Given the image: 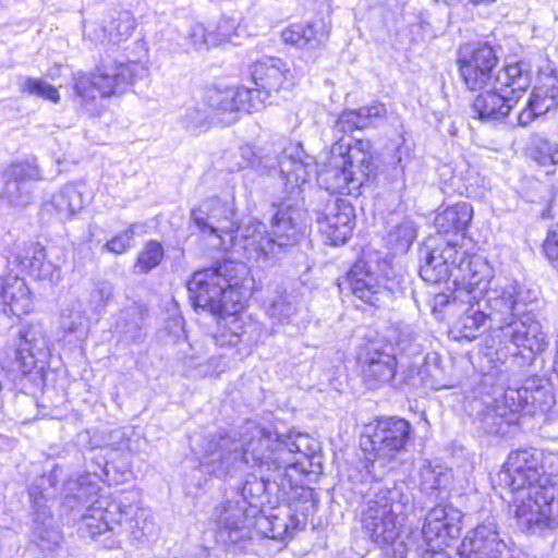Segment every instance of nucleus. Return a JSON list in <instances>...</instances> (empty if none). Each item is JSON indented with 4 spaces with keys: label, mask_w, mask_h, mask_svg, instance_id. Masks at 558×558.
Masks as SVG:
<instances>
[{
    "label": "nucleus",
    "mask_w": 558,
    "mask_h": 558,
    "mask_svg": "<svg viewBox=\"0 0 558 558\" xmlns=\"http://www.w3.org/2000/svg\"><path fill=\"white\" fill-rule=\"evenodd\" d=\"M354 208L345 199L328 195L323 209L316 211L319 231L332 245L347 242L354 225Z\"/></svg>",
    "instance_id": "obj_20"
},
{
    "label": "nucleus",
    "mask_w": 558,
    "mask_h": 558,
    "mask_svg": "<svg viewBox=\"0 0 558 558\" xmlns=\"http://www.w3.org/2000/svg\"><path fill=\"white\" fill-rule=\"evenodd\" d=\"M145 71L136 61L101 64L92 76L81 72L74 74L73 90L81 105L88 109L95 100L96 90L104 97L122 93L136 78L143 76Z\"/></svg>",
    "instance_id": "obj_11"
},
{
    "label": "nucleus",
    "mask_w": 558,
    "mask_h": 558,
    "mask_svg": "<svg viewBox=\"0 0 558 558\" xmlns=\"http://www.w3.org/2000/svg\"><path fill=\"white\" fill-rule=\"evenodd\" d=\"M457 63L460 77L470 90L483 89L493 84H514L517 89H527L532 82L531 73L522 62L496 71L498 58L488 44L462 47Z\"/></svg>",
    "instance_id": "obj_8"
},
{
    "label": "nucleus",
    "mask_w": 558,
    "mask_h": 558,
    "mask_svg": "<svg viewBox=\"0 0 558 558\" xmlns=\"http://www.w3.org/2000/svg\"><path fill=\"white\" fill-rule=\"evenodd\" d=\"M85 185L82 183H68L46 199L41 205L43 216L65 222L76 217L84 208Z\"/></svg>",
    "instance_id": "obj_27"
},
{
    "label": "nucleus",
    "mask_w": 558,
    "mask_h": 558,
    "mask_svg": "<svg viewBox=\"0 0 558 558\" xmlns=\"http://www.w3.org/2000/svg\"><path fill=\"white\" fill-rule=\"evenodd\" d=\"M218 29L219 32L215 34L208 32L204 25L195 24L190 29L189 43L195 50H202L230 38V33L222 32L221 26Z\"/></svg>",
    "instance_id": "obj_38"
},
{
    "label": "nucleus",
    "mask_w": 558,
    "mask_h": 558,
    "mask_svg": "<svg viewBox=\"0 0 558 558\" xmlns=\"http://www.w3.org/2000/svg\"><path fill=\"white\" fill-rule=\"evenodd\" d=\"M485 304L482 306L488 316L489 327L495 337L505 348L513 345L514 354L524 355L543 352L546 348V336L541 324L529 315L520 318L519 305L521 287L514 281L496 284L486 292Z\"/></svg>",
    "instance_id": "obj_6"
},
{
    "label": "nucleus",
    "mask_w": 558,
    "mask_h": 558,
    "mask_svg": "<svg viewBox=\"0 0 558 558\" xmlns=\"http://www.w3.org/2000/svg\"><path fill=\"white\" fill-rule=\"evenodd\" d=\"M421 278L429 283L452 279L453 301L472 303L482 301L494 278V268L486 258L468 254L456 243L428 241L421 250Z\"/></svg>",
    "instance_id": "obj_5"
},
{
    "label": "nucleus",
    "mask_w": 558,
    "mask_h": 558,
    "mask_svg": "<svg viewBox=\"0 0 558 558\" xmlns=\"http://www.w3.org/2000/svg\"><path fill=\"white\" fill-rule=\"evenodd\" d=\"M344 281L355 298L372 306L379 307L391 300V290L364 260L352 266Z\"/></svg>",
    "instance_id": "obj_23"
},
{
    "label": "nucleus",
    "mask_w": 558,
    "mask_h": 558,
    "mask_svg": "<svg viewBox=\"0 0 558 558\" xmlns=\"http://www.w3.org/2000/svg\"><path fill=\"white\" fill-rule=\"evenodd\" d=\"M85 322V317L81 311H63L61 315V326L64 330L69 332L78 331Z\"/></svg>",
    "instance_id": "obj_48"
},
{
    "label": "nucleus",
    "mask_w": 558,
    "mask_h": 558,
    "mask_svg": "<svg viewBox=\"0 0 558 558\" xmlns=\"http://www.w3.org/2000/svg\"><path fill=\"white\" fill-rule=\"evenodd\" d=\"M513 493L512 507L521 527L534 530L558 524V500L551 488L534 485Z\"/></svg>",
    "instance_id": "obj_12"
},
{
    "label": "nucleus",
    "mask_w": 558,
    "mask_h": 558,
    "mask_svg": "<svg viewBox=\"0 0 558 558\" xmlns=\"http://www.w3.org/2000/svg\"><path fill=\"white\" fill-rule=\"evenodd\" d=\"M472 217V206L469 203L462 202L438 213L434 223L438 232L460 233L468 229Z\"/></svg>",
    "instance_id": "obj_30"
},
{
    "label": "nucleus",
    "mask_w": 558,
    "mask_h": 558,
    "mask_svg": "<svg viewBox=\"0 0 558 558\" xmlns=\"http://www.w3.org/2000/svg\"><path fill=\"white\" fill-rule=\"evenodd\" d=\"M372 432L361 439L365 452V468L374 480L380 478L398 463V454L404 450L411 434L408 421L385 417L371 427Z\"/></svg>",
    "instance_id": "obj_10"
},
{
    "label": "nucleus",
    "mask_w": 558,
    "mask_h": 558,
    "mask_svg": "<svg viewBox=\"0 0 558 558\" xmlns=\"http://www.w3.org/2000/svg\"><path fill=\"white\" fill-rule=\"evenodd\" d=\"M143 226L133 223L122 233L113 236L104 245V250L113 254H123L131 247V241L134 239L138 229Z\"/></svg>",
    "instance_id": "obj_42"
},
{
    "label": "nucleus",
    "mask_w": 558,
    "mask_h": 558,
    "mask_svg": "<svg viewBox=\"0 0 558 558\" xmlns=\"http://www.w3.org/2000/svg\"><path fill=\"white\" fill-rule=\"evenodd\" d=\"M507 545L495 518L469 530L460 545L461 558H500Z\"/></svg>",
    "instance_id": "obj_21"
},
{
    "label": "nucleus",
    "mask_w": 558,
    "mask_h": 558,
    "mask_svg": "<svg viewBox=\"0 0 558 558\" xmlns=\"http://www.w3.org/2000/svg\"><path fill=\"white\" fill-rule=\"evenodd\" d=\"M252 77L256 85L251 89L252 98L259 104H272L271 97L294 85V78L288 64L279 58L265 57L252 66Z\"/></svg>",
    "instance_id": "obj_15"
},
{
    "label": "nucleus",
    "mask_w": 558,
    "mask_h": 558,
    "mask_svg": "<svg viewBox=\"0 0 558 558\" xmlns=\"http://www.w3.org/2000/svg\"><path fill=\"white\" fill-rule=\"evenodd\" d=\"M411 496L401 486L378 487L362 512V525L378 545L392 544L407 519Z\"/></svg>",
    "instance_id": "obj_9"
},
{
    "label": "nucleus",
    "mask_w": 558,
    "mask_h": 558,
    "mask_svg": "<svg viewBox=\"0 0 558 558\" xmlns=\"http://www.w3.org/2000/svg\"><path fill=\"white\" fill-rule=\"evenodd\" d=\"M544 253L549 260H558V223L549 230L546 236Z\"/></svg>",
    "instance_id": "obj_49"
},
{
    "label": "nucleus",
    "mask_w": 558,
    "mask_h": 558,
    "mask_svg": "<svg viewBox=\"0 0 558 558\" xmlns=\"http://www.w3.org/2000/svg\"><path fill=\"white\" fill-rule=\"evenodd\" d=\"M299 298L292 293H283L276 296L268 307V315L274 320L283 324L291 323L299 310Z\"/></svg>",
    "instance_id": "obj_36"
},
{
    "label": "nucleus",
    "mask_w": 558,
    "mask_h": 558,
    "mask_svg": "<svg viewBox=\"0 0 558 558\" xmlns=\"http://www.w3.org/2000/svg\"><path fill=\"white\" fill-rule=\"evenodd\" d=\"M51 487V475H43L29 488V498L35 511L34 542L46 555L56 554L63 538L59 530L46 523V520L50 518L47 502L48 490Z\"/></svg>",
    "instance_id": "obj_18"
},
{
    "label": "nucleus",
    "mask_w": 558,
    "mask_h": 558,
    "mask_svg": "<svg viewBox=\"0 0 558 558\" xmlns=\"http://www.w3.org/2000/svg\"><path fill=\"white\" fill-rule=\"evenodd\" d=\"M282 39L299 48H315L320 44L314 26L311 24H293L282 32Z\"/></svg>",
    "instance_id": "obj_35"
},
{
    "label": "nucleus",
    "mask_w": 558,
    "mask_h": 558,
    "mask_svg": "<svg viewBox=\"0 0 558 558\" xmlns=\"http://www.w3.org/2000/svg\"><path fill=\"white\" fill-rule=\"evenodd\" d=\"M247 275L248 269L243 263L223 260L195 271L187 282L193 305L219 317L214 339L220 347H235L245 332L239 313L248 294Z\"/></svg>",
    "instance_id": "obj_4"
},
{
    "label": "nucleus",
    "mask_w": 558,
    "mask_h": 558,
    "mask_svg": "<svg viewBox=\"0 0 558 558\" xmlns=\"http://www.w3.org/2000/svg\"><path fill=\"white\" fill-rule=\"evenodd\" d=\"M389 343L392 347L399 348L401 351H405L414 341L415 336L410 326H403L401 328H392L389 333Z\"/></svg>",
    "instance_id": "obj_45"
},
{
    "label": "nucleus",
    "mask_w": 558,
    "mask_h": 558,
    "mask_svg": "<svg viewBox=\"0 0 558 558\" xmlns=\"http://www.w3.org/2000/svg\"><path fill=\"white\" fill-rule=\"evenodd\" d=\"M253 523H255L264 536L274 539L283 538L289 534L291 529L286 519L279 518L278 515H259L255 518Z\"/></svg>",
    "instance_id": "obj_39"
},
{
    "label": "nucleus",
    "mask_w": 558,
    "mask_h": 558,
    "mask_svg": "<svg viewBox=\"0 0 558 558\" xmlns=\"http://www.w3.org/2000/svg\"><path fill=\"white\" fill-rule=\"evenodd\" d=\"M533 158L539 166L558 165V143L546 140L539 141L533 151Z\"/></svg>",
    "instance_id": "obj_43"
},
{
    "label": "nucleus",
    "mask_w": 558,
    "mask_h": 558,
    "mask_svg": "<svg viewBox=\"0 0 558 558\" xmlns=\"http://www.w3.org/2000/svg\"><path fill=\"white\" fill-rule=\"evenodd\" d=\"M397 372V352L392 344L373 343L362 360L366 385L377 389L390 383Z\"/></svg>",
    "instance_id": "obj_24"
},
{
    "label": "nucleus",
    "mask_w": 558,
    "mask_h": 558,
    "mask_svg": "<svg viewBox=\"0 0 558 558\" xmlns=\"http://www.w3.org/2000/svg\"><path fill=\"white\" fill-rule=\"evenodd\" d=\"M398 166L400 167V170L403 172V170H404V165L402 163V158H401V157H399Z\"/></svg>",
    "instance_id": "obj_54"
},
{
    "label": "nucleus",
    "mask_w": 558,
    "mask_h": 558,
    "mask_svg": "<svg viewBox=\"0 0 558 558\" xmlns=\"http://www.w3.org/2000/svg\"><path fill=\"white\" fill-rule=\"evenodd\" d=\"M543 453L534 448L520 449L509 453L508 460L497 474L499 485L512 492L544 485Z\"/></svg>",
    "instance_id": "obj_14"
},
{
    "label": "nucleus",
    "mask_w": 558,
    "mask_h": 558,
    "mask_svg": "<svg viewBox=\"0 0 558 558\" xmlns=\"http://www.w3.org/2000/svg\"><path fill=\"white\" fill-rule=\"evenodd\" d=\"M163 254V247L159 242H147L137 255L134 272L147 274L155 269L161 263Z\"/></svg>",
    "instance_id": "obj_37"
},
{
    "label": "nucleus",
    "mask_w": 558,
    "mask_h": 558,
    "mask_svg": "<svg viewBox=\"0 0 558 558\" xmlns=\"http://www.w3.org/2000/svg\"><path fill=\"white\" fill-rule=\"evenodd\" d=\"M95 477L90 474L80 475L76 478H69L63 486L62 506L64 508L73 511L92 501V505L87 506L81 515L82 527L86 529L92 536H96L107 531H113L114 526L120 525L124 518L134 513L137 526L138 520H144L140 527L143 534L153 532V523L147 521L150 517L149 511L132 505L135 499L133 495L132 497L124 496L119 500L107 497L93 500L99 493Z\"/></svg>",
    "instance_id": "obj_7"
},
{
    "label": "nucleus",
    "mask_w": 558,
    "mask_h": 558,
    "mask_svg": "<svg viewBox=\"0 0 558 558\" xmlns=\"http://www.w3.org/2000/svg\"><path fill=\"white\" fill-rule=\"evenodd\" d=\"M240 156L243 160V163L240 165L241 168L250 167L262 174L276 169V158L264 154L262 148L254 145L245 144L241 146Z\"/></svg>",
    "instance_id": "obj_34"
},
{
    "label": "nucleus",
    "mask_w": 558,
    "mask_h": 558,
    "mask_svg": "<svg viewBox=\"0 0 558 558\" xmlns=\"http://www.w3.org/2000/svg\"><path fill=\"white\" fill-rule=\"evenodd\" d=\"M451 471L441 466L425 462L420 469V486L425 494L446 487L451 481Z\"/></svg>",
    "instance_id": "obj_32"
},
{
    "label": "nucleus",
    "mask_w": 558,
    "mask_h": 558,
    "mask_svg": "<svg viewBox=\"0 0 558 558\" xmlns=\"http://www.w3.org/2000/svg\"><path fill=\"white\" fill-rule=\"evenodd\" d=\"M446 306L456 307L459 311L460 307H462V302H454L453 299L450 300V296L444 293L436 294L433 300L434 311L441 310Z\"/></svg>",
    "instance_id": "obj_52"
},
{
    "label": "nucleus",
    "mask_w": 558,
    "mask_h": 558,
    "mask_svg": "<svg viewBox=\"0 0 558 558\" xmlns=\"http://www.w3.org/2000/svg\"><path fill=\"white\" fill-rule=\"evenodd\" d=\"M0 304L5 313L22 316L31 313L34 301L29 288L24 279L17 276H9L0 287Z\"/></svg>",
    "instance_id": "obj_29"
},
{
    "label": "nucleus",
    "mask_w": 558,
    "mask_h": 558,
    "mask_svg": "<svg viewBox=\"0 0 558 558\" xmlns=\"http://www.w3.org/2000/svg\"><path fill=\"white\" fill-rule=\"evenodd\" d=\"M318 444L301 433L279 434L277 430L246 422L241 432L223 434L206 441L199 470L218 478L234 476L245 468L255 470L241 488V500H228L216 507L217 542L239 546L252 537L255 512L262 498L272 486L286 493L298 477L312 472L319 460ZM319 463V461H317Z\"/></svg>",
    "instance_id": "obj_1"
},
{
    "label": "nucleus",
    "mask_w": 558,
    "mask_h": 558,
    "mask_svg": "<svg viewBox=\"0 0 558 558\" xmlns=\"http://www.w3.org/2000/svg\"><path fill=\"white\" fill-rule=\"evenodd\" d=\"M235 209L231 202L218 197L203 201L191 213V220L203 233L213 235L225 251L243 252L247 260L265 264L283 246L291 245L306 232V211L300 206L283 204L271 222V233L266 225L252 219L243 226L235 221Z\"/></svg>",
    "instance_id": "obj_2"
},
{
    "label": "nucleus",
    "mask_w": 558,
    "mask_h": 558,
    "mask_svg": "<svg viewBox=\"0 0 558 558\" xmlns=\"http://www.w3.org/2000/svg\"><path fill=\"white\" fill-rule=\"evenodd\" d=\"M359 110L362 114L363 120H365L366 126L371 123L372 118H378L386 114L385 106L377 102L371 106L361 107Z\"/></svg>",
    "instance_id": "obj_50"
},
{
    "label": "nucleus",
    "mask_w": 558,
    "mask_h": 558,
    "mask_svg": "<svg viewBox=\"0 0 558 558\" xmlns=\"http://www.w3.org/2000/svg\"><path fill=\"white\" fill-rule=\"evenodd\" d=\"M135 29V19L129 11L117 13L102 26L89 24L85 26L84 34L93 41L119 45L128 40Z\"/></svg>",
    "instance_id": "obj_28"
},
{
    "label": "nucleus",
    "mask_w": 558,
    "mask_h": 558,
    "mask_svg": "<svg viewBox=\"0 0 558 558\" xmlns=\"http://www.w3.org/2000/svg\"><path fill=\"white\" fill-rule=\"evenodd\" d=\"M478 90L472 105L473 113L482 121L495 122L509 114L526 89H517L514 84H493Z\"/></svg>",
    "instance_id": "obj_22"
},
{
    "label": "nucleus",
    "mask_w": 558,
    "mask_h": 558,
    "mask_svg": "<svg viewBox=\"0 0 558 558\" xmlns=\"http://www.w3.org/2000/svg\"><path fill=\"white\" fill-rule=\"evenodd\" d=\"M47 254L44 247L39 245H34L27 252V256L22 260V265L28 269V272L36 277L39 271V268L44 260L46 259Z\"/></svg>",
    "instance_id": "obj_46"
},
{
    "label": "nucleus",
    "mask_w": 558,
    "mask_h": 558,
    "mask_svg": "<svg viewBox=\"0 0 558 558\" xmlns=\"http://www.w3.org/2000/svg\"><path fill=\"white\" fill-rule=\"evenodd\" d=\"M41 180L35 161L11 163L0 172V198L11 206L25 207L33 201V183Z\"/></svg>",
    "instance_id": "obj_16"
},
{
    "label": "nucleus",
    "mask_w": 558,
    "mask_h": 558,
    "mask_svg": "<svg viewBox=\"0 0 558 558\" xmlns=\"http://www.w3.org/2000/svg\"><path fill=\"white\" fill-rule=\"evenodd\" d=\"M48 341L40 326H27L20 330V342L15 351L19 371L23 374L41 371L48 357Z\"/></svg>",
    "instance_id": "obj_25"
},
{
    "label": "nucleus",
    "mask_w": 558,
    "mask_h": 558,
    "mask_svg": "<svg viewBox=\"0 0 558 558\" xmlns=\"http://www.w3.org/2000/svg\"><path fill=\"white\" fill-rule=\"evenodd\" d=\"M373 146L367 140L341 137L332 144L320 169L314 157L307 155L301 145L290 144L276 161L284 191L291 199H303L305 186L316 175L320 187L327 192L356 194L375 173Z\"/></svg>",
    "instance_id": "obj_3"
},
{
    "label": "nucleus",
    "mask_w": 558,
    "mask_h": 558,
    "mask_svg": "<svg viewBox=\"0 0 558 558\" xmlns=\"http://www.w3.org/2000/svg\"><path fill=\"white\" fill-rule=\"evenodd\" d=\"M463 513L452 506H436L425 515L422 525V538L425 550H444L459 536L462 530Z\"/></svg>",
    "instance_id": "obj_17"
},
{
    "label": "nucleus",
    "mask_w": 558,
    "mask_h": 558,
    "mask_svg": "<svg viewBox=\"0 0 558 558\" xmlns=\"http://www.w3.org/2000/svg\"><path fill=\"white\" fill-rule=\"evenodd\" d=\"M415 238V225L412 220L404 218L400 223L389 230L387 243L395 253L404 254L408 252Z\"/></svg>",
    "instance_id": "obj_33"
},
{
    "label": "nucleus",
    "mask_w": 558,
    "mask_h": 558,
    "mask_svg": "<svg viewBox=\"0 0 558 558\" xmlns=\"http://www.w3.org/2000/svg\"><path fill=\"white\" fill-rule=\"evenodd\" d=\"M204 104L213 119L226 125L234 123L240 111L259 110V104L252 98L251 89L246 87L208 88Z\"/></svg>",
    "instance_id": "obj_19"
},
{
    "label": "nucleus",
    "mask_w": 558,
    "mask_h": 558,
    "mask_svg": "<svg viewBox=\"0 0 558 558\" xmlns=\"http://www.w3.org/2000/svg\"><path fill=\"white\" fill-rule=\"evenodd\" d=\"M21 90L23 93L40 97L45 100H49L53 104H58L60 101V94L58 89L41 78L26 77L21 85Z\"/></svg>",
    "instance_id": "obj_40"
},
{
    "label": "nucleus",
    "mask_w": 558,
    "mask_h": 558,
    "mask_svg": "<svg viewBox=\"0 0 558 558\" xmlns=\"http://www.w3.org/2000/svg\"><path fill=\"white\" fill-rule=\"evenodd\" d=\"M366 128L360 110H344L336 122V129L342 133Z\"/></svg>",
    "instance_id": "obj_44"
},
{
    "label": "nucleus",
    "mask_w": 558,
    "mask_h": 558,
    "mask_svg": "<svg viewBox=\"0 0 558 558\" xmlns=\"http://www.w3.org/2000/svg\"><path fill=\"white\" fill-rule=\"evenodd\" d=\"M113 298V286L107 280H98L89 291L88 304L95 312H101Z\"/></svg>",
    "instance_id": "obj_41"
},
{
    "label": "nucleus",
    "mask_w": 558,
    "mask_h": 558,
    "mask_svg": "<svg viewBox=\"0 0 558 558\" xmlns=\"http://www.w3.org/2000/svg\"><path fill=\"white\" fill-rule=\"evenodd\" d=\"M465 1L473 5H480V4H489V3L495 2L496 0H465Z\"/></svg>",
    "instance_id": "obj_53"
},
{
    "label": "nucleus",
    "mask_w": 558,
    "mask_h": 558,
    "mask_svg": "<svg viewBox=\"0 0 558 558\" xmlns=\"http://www.w3.org/2000/svg\"><path fill=\"white\" fill-rule=\"evenodd\" d=\"M550 401L551 396H547L543 389L532 391L530 387L509 388L501 399L495 401L494 407L485 411L482 417L483 427L489 434L501 433L502 425L515 423L517 414L529 405L543 411L550 405Z\"/></svg>",
    "instance_id": "obj_13"
},
{
    "label": "nucleus",
    "mask_w": 558,
    "mask_h": 558,
    "mask_svg": "<svg viewBox=\"0 0 558 558\" xmlns=\"http://www.w3.org/2000/svg\"><path fill=\"white\" fill-rule=\"evenodd\" d=\"M460 310L463 312L457 322V328L461 337L475 339L477 331L488 320L486 311L481 305V301L472 303H462Z\"/></svg>",
    "instance_id": "obj_31"
},
{
    "label": "nucleus",
    "mask_w": 558,
    "mask_h": 558,
    "mask_svg": "<svg viewBox=\"0 0 558 558\" xmlns=\"http://www.w3.org/2000/svg\"><path fill=\"white\" fill-rule=\"evenodd\" d=\"M557 107L558 76L554 71L541 72L538 85L534 88L525 108L519 113V124L526 126L532 123L535 118Z\"/></svg>",
    "instance_id": "obj_26"
},
{
    "label": "nucleus",
    "mask_w": 558,
    "mask_h": 558,
    "mask_svg": "<svg viewBox=\"0 0 558 558\" xmlns=\"http://www.w3.org/2000/svg\"><path fill=\"white\" fill-rule=\"evenodd\" d=\"M553 458H556V459H558V456H553Z\"/></svg>",
    "instance_id": "obj_55"
},
{
    "label": "nucleus",
    "mask_w": 558,
    "mask_h": 558,
    "mask_svg": "<svg viewBox=\"0 0 558 558\" xmlns=\"http://www.w3.org/2000/svg\"><path fill=\"white\" fill-rule=\"evenodd\" d=\"M60 270L57 265L47 260V258L41 264L38 274L36 275V278L38 279H45L49 281H53L56 279H59Z\"/></svg>",
    "instance_id": "obj_51"
},
{
    "label": "nucleus",
    "mask_w": 558,
    "mask_h": 558,
    "mask_svg": "<svg viewBox=\"0 0 558 558\" xmlns=\"http://www.w3.org/2000/svg\"><path fill=\"white\" fill-rule=\"evenodd\" d=\"M210 119H213V116L204 102L202 107L197 105L189 108L185 113L186 122L193 126H203Z\"/></svg>",
    "instance_id": "obj_47"
}]
</instances>
